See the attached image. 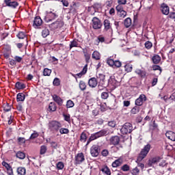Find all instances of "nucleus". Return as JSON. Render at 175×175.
<instances>
[{"label":"nucleus","instance_id":"f257e3e1","mask_svg":"<svg viewBox=\"0 0 175 175\" xmlns=\"http://www.w3.org/2000/svg\"><path fill=\"white\" fill-rule=\"evenodd\" d=\"M150 150H151V144H148L144 147V148L142 149L135 161L136 163H137L138 167H141V169L142 170L144 169V163L141 162L144 159V158H146V157H147Z\"/></svg>","mask_w":175,"mask_h":175},{"label":"nucleus","instance_id":"f03ea898","mask_svg":"<svg viewBox=\"0 0 175 175\" xmlns=\"http://www.w3.org/2000/svg\"><path fill=\"white\" fill-rule=\"evenodd\" d=\"M107 135H109V131L105 129H102L98 132L91 134L90 137L87 141L86 146H88V144H90L91 142H93V140H96V139H99V137H103V136H107Z\"/></svg>","mask_w":175,"mask_h":175},{"label":"nucleus","instance_id":"7ed1b4c3","mask_svg":"<svg viewBox=\"0 0 175 175\" xmlns=\"http://www.w3.org/2000/svg\"><path fill=\"white\" fill-rule=\"evenodd\" d=\"M62 126L61 122L57 120H52L49 123V129L52 133H57Z\"/></svg>","mask_w":175,"mask_h":175},{"label":"nucleus","instance_id":"20e7f679","mask_svg":"<svg viewBox=\"0 0 175 175\" xmlns=\"http://www.w3.org/2000/svg\"><path fill=\"white\" fill-rule=\"evenodd\" d=\"M133 131V126L129 122H126L120 129L121 133L122 135H128V133H132Z\"/></svg>","mask_w":175,"mask_h":175},{"label":"nucleus","instance_id":"39448f33","mask_svg":"<svg viewBox=\"0 0 175 175\" xmlns=\"http://www.w3.org/2000/svg\"><path fill=\"white\" fill-rule=\"evenodd\" d=\"M104 31L105 32L113 33V24L109 19H105L103 21Z\"/></svg>","mask_w":175,"mask_h":175},{"label":"nucleus","instance_id":"423d86ee","mask_svg":"<svg viewBox=\"0 0 175 175\" xmlns=\"http://www.w3.org/2000/svg\"><path fill=\"white\" fill-rule=\"evenodd\" d=\"M92 27L93 29H100L102 28V22L97 17H94L92 20Z\"/></svg>","mask_w":175,"mask_h":175},{"label":"nucleus","instance_id":"0eeeda50","mask_svg":"<svg viewBox=\"0 0 175 175\" xmlns=\"http://www.w3.org/2000/svg\"><path fill=\"white\" fill-rule=\"evenodd\" d=\"M100 153V148L98 145H93L90 148V154L92 157H94V158H96Z\"/></svg>","mask_w":175,"mask_h":175},{"label":"nucleus","instance_id":"6e6552de","mask_svg":"<svg viewBox=\"0 0 175 175\" xmlns=\"http://www.w3.org/2000/svg\"><path fill=\"white\" fill-rule=\"evenodd\" d=\"M43 24V20H42V18L40 16H36L33 20V27L35 28V29H40V27H42V25Z\"/></svg>","mask_w":175,"mask_h":175},{"label":"nucleus","instance_id":"1a4fd4ad","mask_svg":"<svg viewBox=\"0 0 175 175\" xmlns=\"http://www.w3.org/2000/svg\"><path fill=\"white\" fill-rule=\"evenodd\" d=\"M85 161V157H84V153L83 152H80L78 153L75 156V165H81L83 162Z\"/></svg>","mask_w":175,"mask_h":175},{"label":"nucleus","instance_id":"9d476101","mask_svg":"<svg viewBox=\"0 0 175 175\" xmlns=\"http://www.w3.org/2000/svg\"><path fill=\"white\" fill-rule=\"evenodd\" d=\"M120 140L121 139L120 138V136L113 135L109 139V144L111 146H118V144H120Z\"/></svg>","mask_w":175,"mask_h":175},{"label":"nucleus","instance_id":"9b49d317","mask_svg":"<svg viewBox=\"0 0 175 175\" xmlns=\"http://www.w3.org/2000/svg\"><path fill=\"white\" fill-rule=\"evenodd\" d=\"M147 100V97L144 94H140L139 98L135 100L136 106H143V103Z\"/></svg>","mask_w":175,"mask_h":175},{"label":"nucleus","instance_id":"f8f14e48","mask_svg":"<svg viewBox=\"0 0 175 175\" xmlns=\"http://www.w3.org/2000/svg\"><path fill=\"white\" fill-rule=\"evenodd\" d=\"M57 16L55 13H53V12H49L46 14V16H44V21H46V23H49L50 21H53V20H55V18H57Z\"/></svg>","mask_w":175,"mask_h":175},{"label":"nucleus","instance_id":"ddd939ff","mask_svg":"<svg viewBox=\"0 0 175 175\" xmlns=\"http://www.w3.org/2000/svg\"><path fill=\"white\" fill-rule=\"evenodd\" d=\"M161 10L163 14H165V16H167L170 12V8H169V5L165 3L161 4Z\"/></svg>","mask_w":175,"mask_h":175},{"label":"nucleus","instance_id":"4468645a","mask_svg":"<svg viewBox=\"0 0 175 175\" xmlns=\"http://www.w3.org/2000/svg\"><path fill=\"white\" fill-rule=\"evenodd\" d=\"M135 73L139 76L141 79H146L147 77V72L142 69H136Z\"/></svg>","mask_w":175,"mask_h":175},{"label":"nucleus","instance_id":"2eb2a0df","mask_svg":"<svg viewBox=\"0 0 175 175\" xmlns=\"http://www.w3.org/2000/svg\"><path fill=\"white\" fill-rule=\"evenodd\" d=\"M52 98H53L54 102L57 103L58 106H62V105H64V100L62 98H61V97H59V96H58L57 94H53L52 96Z\"/></svg>","mask_w":175,"mask_h":175},{"label":"nucleus","instance_id":"dca6fc26","mask_svg":"<svg viewBox=\"0 0 175 175\" xmlns=\"http://www.w3.org/2000/svg\"><path fill=\"white\" fill-rule=\"evenodd\" d=\"M88 85L91 88H95V87L98 85V81L96 78L95 77L90 78L88 81Z\"/></svg>","mask_w":175,"mask_h":175},{"label":"nucleus","instance_id":"f3484780","mask_svg":"<svg viewBox=\"0 0 175 175\" xmlns=\"http://www.w3.org/2000/svg\"><path fill=\"white\" fill-rule=\"evenodd\" d=\"M122 163H124V160L120 157L112 163L111 166L112 167H120Z\"/></svg>","mask_w":175,"mask_h":175},{"label":"nucleus","instance_id":"a211bd4d","mask_svg":"<svg viewBox=\"0 0 175 175\" xmlns=\"http://www.w3.org/2000/svg\"><path fill=\"white\" fill-rule=\"evenodd\" d=\"M161 159H162V157H161L159 156L152 157V159H149L148 165V166H152V165L154 163H157L159 162V161H161Z\"/></svg>","mask_w":175,"mask_h":175},{"label":"nucleus","instance_id":"6ab92c4d","mask_svg":"<svg viewBox=\"0 0 175 175\" xmlns=\"http://www.w3.org/2000/svg\"><path fill=\"white\" fill-rule=\"evenodd\" d=\"M105 75L103 74H98L96 75V80H97V83H98V84H102V85H103V84H105Z\"/></svg>","mask_w":175,"mask_h":175},{"label":"nucleus","instance_id":"aec40b11","mask_svg":"<svg viewBox=\"0 0 175 175\" xmlns=\"http://www.w3.org/2000/svg\"><path fill=\"white\" fill-rule=\"evenodd\" d=\"M166 137L169 139L170 140H172V142H175V133L173 131H167L165 133Z\"/></svg>","mask_w":175,"mask_h":175},{"label":"nucleus","instance_id":"412c9836","mask_svg":"<svg viewBox=\"0 0 175 175\" xmlns=\"http://www.w3.org/2000/svg\"><path fill=\"white\" fill-rule=\"evenodd\" d=\"M162 58H161V56L159 55H154L152 57V61L154 65H158L161 61Z\"/></svg>","mask_w":175,"mask_h":175},{"label":"nucleus","instance_id":"4be33fe9","mask_svg":"<svg viewBox=\"0 0 175 175\" xmlns=\"http://www.w3.org/2000/svg\"><path fill=\"white\" fill-rule=\"evenodd\" d=\"M100 53L98 51H94L92 55V59H95V61H99L100 59Z\"/></svg>","mask_w":175,"mask_h":175},{"label":"nucleus","instance_id":"5701e85b","mask_svg":"<svg viewBox=\"0 0 175 175\" xmlns=\"http://www.w3.org/2000/svg\"><path fill=\"white\" fill-rule=\"evenodd\" d=\"M106 39L104 38L103 36L100 35L97 37V39L95 40L96 46H99V43H105Z\"/></svg>","mask_w":175,"mask_h":175},{"label":"nucleus","instance_id":"b1692460","mask_svg":"<svg viewBox=\"0 0 175 175\" xmlns=\"http://www.w3.org/2000/svg\"><path fill=\"white\" fill-rule=\"evenodd\" d=\"M100 171L106 175H111V171L110 170V168L107 167V165H105L100 169Z\"/></svg>","mask_w":175,"mask_h":175},{"label":"nucleus","instance_id":"393cba45","mask_svg":"<svg viewBox=\"0 0 175 175\" xmlns=\"http://www.w3.org/2000/svg\"><path fill=\"white\" fill-rule=\"evenodd\" d=\"M18 175H25L27 174V170L24 167H18L16 170Z\"/></svg>","mask_w":175,"mask_h":175},{"label":"nucleus","instance_id":"a878e982","mask_svg":"<svg viewBox=\"0 0 175 175\" xmlns=\"http://www.w3.org/2000/svg\"><path fill=\"white\" fill-rule=\"evenodd\" d=\"M17 102H24L25 100V94L24 93H18L16 96Z\"/></svg>","mask_w":175,"mask_h":175},{"label":"nucleus","instance_id":"bb28decb","mask_svg":"<svg viewBox=\"0 0 175 175\" xmlns=\"http://www.w3.org/2000/svg\"><path fill=\"white\" fill-rule=\"evenodd\" d=\"M124 70L127 73H130V72H132V70H133V65L129 63L126 64V65L124 66Z\"/></svg>","mask_w":175,"mask_h":175},{"label":"nucleus","instance_id":"cd10ccee","mask_svg":"<svg viewBox=\"0 0 175 175\" xmlns=\"http://www.w3.org/2000/svg\"><path fill=\"white\" fill-rule=\"evenodd\" d=\"M69 10V13H76V10H77V3L73 2L72 5H70Z\"/></svg>","mask_w":175,"mask_h":175},{"label":"nucleus","instance_id":"c85d7f7f","mask_svg":"<svg viewBox=\"0 0 175 175\" xmlns=\"http://www.w3.org/2000/svg\"><path fill=\"white\" fill-rule=\"evenodd\" d=\"M16 90H24L26 87L25 84L23 82H16L15 84Z\"/></svg>","mask_w":175,"mask_h":175},{"label":"nucleus","instance_id":"c756f323","mask_svg":"<svg viewBox=\"0 0 175 175\" xmlns=\"http://www.w3.org/2000/svg\"><path fill=\"white\" fill-rule=\"evenodd\" d=\"M83 54L85 57V61L86 64H90V59H91V55L87 52V51H83Z\"/></svg>","mask_w":175,"mask_h":175},{"label":"nucleus","instance_id":"7c9ffc66","mask_svg":"<svg viewBox=\"0 0 175 175\" xmlns=\"http://www.w3.org/2000/svg\"><path fill=\"white\" fill-rule=\"evenodd\" d=\"M49 111H55L57 110V105L54 102H51L49 105Z\"/></svg>","mask_w":175,"mask_h":175},{"label":"nucleus","instance_id":"2f4dec72","mask_svg":"<svg viewBox=\"0 0 175 175\" xmlns=\"http://www.w3.org/2000/svg\"><path fill=\"white\" fill-rule=\"evenodd\" d=\"M80 142L82 143H85V142H87V133L84 131L81 133Z\"/></svg>","mask_w":175,"mask_h":175},{"label":"nucleus","instance_id":"473e14b6","mask_svg":"<svg viewBox=\"0 0 175 175\" xmlns=\"http://www.w3.org/2000/svg\"><path fill=\"white\" fill-rule=\"evenodd\" d=\"M132 25V19L127 18L124 20V26L126 28H129Z\"/></svg>","mask_w":175,"mask_h":175},{"label":"nucleus","instance_id":"72a5a7b5","mask_svg":"<svg viewBox=\"0 0 175 175\" xmlns=\"http://www.w3.org/2000/svg\"><path fill=\"white\" fill-rule=\"evenodd\" d=\"M79 88L81 91H85L87 90V84L83 81H79Z\"/></svg>","mask_w":175,"mask_h":175},{"label":"nucleus","instance_id":"f704fd0d","mask_svg":"<svg viewBox=\"0 0 175 175\" xmlns=\"http://www.w3.org/2000/svg\"><path fill=\"white\" fill-rule=\"evenodd\" d=\"M3 111H5V113H8V111H10V110H12V105H9V103H8L3 104Z\"/></svg>","mask_w":175,"mask_h":175},{"label":"nucleus","instance_id":"c9c22d12","mask_svg":"<svg viewBox=\"0 0 175 175\" xmlns=\"http://www.w3.org/2000/svg\"><path fill=\"white\" fill-rule=\"evenodd\" d=\"M50 35V31L47 28H44L42 31V38H47Z\"/></svg>","mask_w":175,"mask_h":175},{"label":"nucleus","instance_id":"e433bc0d","mask_svg":"<svg viewBox=\"0 0 175 175\" xmlns=\"http://www.w3.org/2000/svg\"><path fill=\"white\" fill-rule=\"evenodd\" d=\"M64 167H65V164H64V162L59 161L56 163V168L57 170H63Z\"/></svg>","mask_w":175,"mask_h":175},{"label":"nucleus","instance_id":"4c0bfd02","mask_svg":"<svg viewBox=\"0 0 175 175\" xmlns=\"http://www.w3.org/2000/svg\"><path fill=\"white\" fill-rule=\"evenodd\" d=\"M116 60L111 59V57H109L107 59V64L109 65V66H111V68H114V62Z\"/></svg>","mask_w":175,"mask_h":175},{"label":"nucleus","instance_id":"58836bf2","mask_svg":"<svg viewBox=\"0 0 175 175\" xmlns=\"http://www.w3.org/2000/svg\"><path fill=\"white\" fill-rule=\"evenodd\" d=\"M27 36V34L24 31H19L16 35L18 39H24Z\"/></svg>","mask_w":175,"mask_h":175},{"label":"nucleus","instance_id":"ea45409f","mask_svg":"<svg viewBox=\"0 0 175 175\" xmlns=\"http://www.w3.org/2000/svg\"><path fill=\"white\" fill-rule=\"evenodd\" d=\"M120 170L122 172H129V170H131V167L128 164H124L121 167Z\"/></svg>","mask_w":175,"mask_h":175},{"label":"nucleus","instance_id":"a19ab883","mask_svg":"<svg viewBox=\"0 0 175 175\" xmlns=\"http://www.w3.org/2000/svg\"><path fill=\"white\" fill-rule=\"evenodd\" d=\"M47 152V146L43 145L40 147V155H43L44 154H46Z\"/></svg>","mask_w":175,"mask_h":175},{"label":"nucleus","instance_id":"79ce46f5","mask_svg":"<svg viewBox=\"0 0 175 175\" xmlns=\"http://www.w3.org/2000/svg\"><path fill=\"white\" fill-rule=\"evenodd\" d=\"M139 111H140V107L139 106H135L134 107L131 112L132 113V114H137V113H139Z\"/></svg>","mask_w":175,"mask_h":175},{"label":"nucleus","instance_id":"37998d69","mask_svg":"<svg viewBox=\"0 0 175 175\" xmlns=\"http://www.w3.org/2000/svg\"><path fill=\"white\" fill-rule=\"evenodd\" d=\"M16 158H18L19 159H24L25 158V153L23 152H18L16 153Z\"/></svg>","mask_w":175,"mask_h":175},{"label":"nucleus","instance_id":"c03bdc74","mask_svg":"<svg viewBox=\"0 0 175 175\" xmlns=\"http://www.w3.org/2000/svg\"><path fill=\"white\" fill-rule=\"evenodd\" d=\"M144 46L147 50H150L152 48V42L150 41H146L144 44Z\"/></svg>","mask_w":175,"mask_h":175},{"label":"nucleus","instance_id":"a18cd8bd","mask_svg":"<svg viewBox=\"0 0 175 175\" xmlns=\"http://www.w3.org/2000/svg\"><path fill=\"white\" fill-rule=\"evenodd\" d=\"M18 6V2L17 1H11L8 8H12V9H16Z\"/></svg>","mask_w":175,"mask_h":175},{"label":"nucleus","instance_id":"49530a36","mask_svg":"<svg viewBox=\"0 0 175 175\" xmlns=\"http://www.w3.org/2000/svg\"><path fill=\"white\" fill-rule=\"evenodd\" d=\"M75 106V103L72 101V100H67L66 103V107L67 109H70L71 107H73Z\"/></svg>","mask_w":175,"mask_h":175},{"label":"nucleus","instance_id":"de8ad7c7","mask_svg":"<svg viewBox=\"0 0 175 175\" xmlns=\"http://www.w3.org/2000/svg\"><path fill=\"white\" fill-rule=\"evenodd\" d=\"M59 131L61 135H68V133H69V129L66 128H61Z\"/></svg>","mask_w":175,"mask_h":175},{"label":"nucleus","instance_id":"09e8293b","mask_svg":"<svg viewBox=\"0 0 175 175\" xmlns=\"http://www.w3.org/2000/svg\"><path fill=\"white\" fill-rule=\"evenodd\" d=\"M36 137H39V133H38L36 131H34L33 133H32L29 137V140H33V139H36Z\"/></svg>","mask_w":175,"mask_h":175},{"label":"nucleus","instance_id":"8fccbe9b","mask_svg":"<svg viewBox=\"0 0 175 175\" xmlns=\"http://www.w3.org/2000/svg\"><path fill=\"white\" fill-rule=\"evenodd\" d=\"M51 75V70L47 68H44L43 70V76H50Z\"/></svg>","mask_w":175,"mask_h":175},{"label":"nucleus","instance_id":"3c124183","mask_svg":"<svg viewBox=\"0 0 175 175\" xmlns=\"http://www.w3.org/2000/svg\"><path fill=\"white\" fill-rule=\"evenodd\" d=\"M152 70H159V75H161V73H162V68L160 67V66L159 65H153L152 66Z\"/></svg>","mask_w":175,"mask_h":175},{"label":"nucleus","instance_id":"603ef678","mask_svg":"<svg viewBox=\"0 0 175 175\" xmlns=\"http://www.w3.org/2000/svg\"><path fill=\"white\" fill-rule=\"evenodd\" d=\"M122 63L119 60H115L113 68H121Z\"/></svg>","mask_w":175,"mask_h":175},{"label":"nucleus","instance_id":"864d4df0","mask_svg":"<svg viewBox=\"0 0 175 175\" xmlns=\"http://www.w3.org/2000/svg\"><path fill=\"white\" fill-rule=\"evenodd\" d=\"M78 46H79V42H77V41L74 40L70 42V49H73V47H78Z\"/></svg>","mask_w":175,"mask_h":175},{"label":"nucleus","instance_id":"5fc2aeb1","mask_svg":"<svg viewBox=\"0 0 175 175\" xmlns=\"http://www.w3.org/2000/svg\"><path fill=\"white\" fill-rule=\"evenodd\" d=\"M140 173V170L137 167H135L132 170L131 174L138 175Z\"/></svg>","mask_w":175,"mask_h":175},{"label":"nucleus","instance_id":"6e6d98bb","mask_svg":"<svg viewBox=\"0 0 175 175\" xmlns=\"http://www.w3.org/2000/svg\"><path fill=\"white\" fill-rule=\"evenodd\" d=\"M53 85H55L56 87H58L59 85H61V81L59 80V78H55L53 80Z\"/></svg>","mask_w":175,"mask_h":175},{"label":"nucleus","instance_id":"4d7b16f0","mask_svg":"<svg viewBox=\"0 0 175 175\" xmlns=\"http://www.w3.org/2000/svg\"><path fill=\"white\" fill-rule=\"evenodd\" d=\"M118 15L119 17H121V18H125V17H126V11L123 10L120 12H118Z\"/></svg>","mask_w":175,"mask_h":175},{"label":"nucleus","instance_id":"13d9d810","mask_svg":"<svg viewBox=\"0 0 175 175\" xmlns=\"http://www.w3.org/2000/svg\"><path fill=\"white\" fill-rule=\"evenodd\" d=\"M51 28H53V29H57L59 27V21H56L55 23H53L51 24Z\"/></svg>","mask_w":175,"mask_h":175},{"label":"nucleus","instance_id":"bf43d9fd","mask_svg":"<svg viewBox=\"0 0 175 175\" xmlns=\"http://www.w3.org/2000/svg\"><path fill=\"white\" fill-rule=\"evenodd\" d=\"M109 98V92H103L101 93V99H107Z\"/></svg>","mask_w":175,"mask_h":175},{"label":"nucleus","instance_id":"052dcab7","mask_svg":"<svg viewBox=\"0 0 175 175\" xmlns=\"http://www.w3.org/2000/svg\"><path fill=\"white\" fill-rule=\"evenodd\" d=\"M116 9L117 13H120V12H123L124 11V7H122V5H118L116 7Z\"/></svg>","mask_w":175,"mask_h":175},{"label":"nucleus","instance_id":"680f3d73","mask_svg":"<svg viewBox=\"0 0 175 175\" xmlns=\"http://www.w3.org/2000/svg\"><path fill=\"white\" fill-rule=\"evenodd\" d=\"M152 131H159L158 124L155 122V120L153 121V124L152 125Z\"/></svg>","mask_w":175,"mask_h":175},{"label":"nucleus","instance_id":"e2e57ef3","mask_svg":"<svg viewBox=\"0 0 175 175\" xmlns=\"http://www.w3.org/2000/svg\"><path fill=\"white\" fill-rule=\"evenodd\" d=\"M63 117L64 118V121L70 122V115L63 114Z\"/></svg>","mask_w":175,"mask_h":175},{"label":"nucleus","instance_id":"0e129e2a","mask_svg":"<svg viewBox=\"0 0 175 175\" xmlns=\"http://www.w3.org/2000/svg\"><path fill=\"white\" fill-rule=\"evenodd\" d=\"M116 121L113 120V121H109L108 122V126H111V128H116Z\"/></svg>","mask_w":175,"mask_h":175},{"label":"nucleus","instance_id":"69168bd1","mask_svg":"<svg viewBox=\"0 0 175 175\" xmlns=\"http://www.w3.org/2000/svg\"><path fill=\"white\" fill-rule=\"evenodd\" d=\"M101 155L103 157H107L109 155V150L107 149H104L101 151Z\"/></svg>","mask_w":175,"mask_h":175},{"label":"nucleus","instance_id":"338daca9","mask_svg":"<svg viewBox=\"0 0 175 175\" xmlns=\"http://www.w3.org/2000/svg\"><path fill=\"white\" fill-rule=\"evenodd\" d=\"M25 142H26V140H25V137H19L18 138V142H19L20 144H25Z\"/></svg>","mask_w":175,"mask_h":175},{"label":"nucleus","instance_id":"774afa93","mask_svg":"<svg viewBox=\"0 0 175 175\" xmlns=\"http://www.w3.org/2000/svg\"><path fill=\"white\" fill-rule=\"evenodd\" d=\"M7 173L8 175H14V174H13V168H12V167L7 169Z\"/></svg>","mask_w":175,"mask_h":175}]
</instances>
